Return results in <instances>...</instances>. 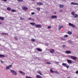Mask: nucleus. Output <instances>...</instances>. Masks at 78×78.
Instances as JSON below:
<instances>
[{
	"instance_id": "1",
	"label": "nucleus",
	"mask_w": 78,
	"mask_h": 78,
	"mask_svg": "<svg viewBox=\"0 0 78 78\" xmlns=\"http://www.w3.org/2000/svg\"><path fill=\"white\" fill-rule=\"evenodd\" d=\"M71 14L72 15H73V16L75 18H76V17H78V14L76 13H75L74 12H72L71 13Z\"/></svg>"
},
{
	"instance_id": "2",
	"label": "nucleus",
	"mask_w": 78,
	"mask_h": 78,
	"mask_svg": "<svg viewBox=\"0 0 78 78\" xmlns=\"http://www.w3.org/2000/svg\"><path fill=\"white\" fill-rule=\"evenodd\" d=\"M10 71L12 73V74L14 75H15V76H16V75H17V72H16L15 71L11 69Z\"/></svg>"
},
{
	"instance_id": "3",
	"label": "nucleus",
	"mask_w": 78,
	"mask_h": 78,
	"mask_svg": "<svg viewBox=\"0 0 78 78\" xmlns=\"http://www.w3.org/2000/svg\"><path fill=\"white\" fill-rule=\"evenodd\" d=\"M52 70H53V69L52 68L51 69H50V71L51 72V73H57V74H58L59 75V72H58V71H53Z\"/></svg>"
},
{
	"instance_id": "4",
	"label": "nucleus",
	"mask_w": 78,
	"mask_h": 78,
	"mask_svg": "<svg viewBox=\"0 0 78 78\" xmlns=\"http://www.w3.org/2000/svg\"><path fill=\"white\" fill-rule=\"evenodd\" d=\"M22 8L23 10H24V11H27L28 9V8L27 7L25 6H22Z\"/></svg>"
},
{
	"instance_id": "5",
	"label": "nucleus",
	"mask_w": 78,
	"mask_h": 78,
	"mask_svg": "<svg viewBox=\"0 0 78 78\" xmlns=\"http://www.w3.org/2000/svg\"><path fill=\"white\" fill-rule=\"evenodd\" d=\"M62 66H64V67H67V69H68L69 67V66L67 65L66 63H63L62 64Z\"/></svg>"
},
{
	"instance_id": "6",
	"label": "nucleus",
	"mask_w": 78,
	"mask_h": 78,
	"mask_svg": "<svg viewBox=\"0 0 78 78\" xmlns=\"http://www.w3.org/2000/svg\"><path fill=\"white\" fill-rule=\"evenodd\" d=\"M12 65H10L6 66V70H8V69H9V68H11V67H12Z\"/></svg>"
},
{
	"instance_id": "7",
	"label": "nucleus",
	"mask_w": 78,
	"mask_h": 78,
	"mask_svg": "<svg viewBox=\"0 0 78 78\" xmlns=\"http://www.w3.org/2000/svg\"><path fill=\"white\" fill-rule=\"evenodd\" d=\"M51 19H57V16L56 15H53L51 16Z\"/></svg>"
},
{
	"instance_id": "8",
	"label": "nucleus",
	"mask_w": 78,
	"mask_h": 78,
	"mask_svg": "<svg viewBox=\"0 0 78 78\" xmlns=\"http://www.w3.org/2000/svg\"><path fill=\"white\" fill-rule=\"evenodd\" d=\"M69 26H71L72 27H73V28H75V25L71 23H69Z\"/></svg>"
},
{
	"instance_id": "9",
	"label": "nucleus",
	"mask_w": 78,
	"mask_h": 78,
	"mask_svg": "<svg viewBox=\"0 0 78 78\" xmlns=\"http://www.w3.org/2000/svg\"><path fill=\"white\" fill-rule=\"evenodd\" d=\"M71 59H73V60H76V57L71 56Z\"/></svg>"
},
{
	"instance_id": "10",
	"label": "nucleus",
	"mask_w": 78,
	"mask_h": 78,
	"mask_svg": "<svg viewBox=\"0 0 78 78\" xmlns=\"http://www.w3.org/2000/svg\"><path fill=\"white\" fill-rule=\"evenodd\" d=\"M37 4L38 5H44V4L41 3L40 2H37Z\"/></svg>"
},
{
	"instance_id": "11",
	"label": "nucleus",
	"mask_w": 78,
	"mask_h": 78,
	"mask_svg": "<svg viewBox=\"0 0 78 78\" xmlns=\"http://www.w3.org/2000/svg\"><path fill=\"white\" fill-rule=\"evenodd\" d=\"M59 8H64V5H63L60 4L59 5Z\"/></svg>"
},
{
	"instance_id": "12",
	"label": "nucleus",
	"mask_w": 78,
	"mask_h": 78,
	"mask_svg": "<svg viewBox=\"0 0 78 78\" xmlns=\"http://www.w3.org/2000/svg\"><path fill=\"white\" fill-rule=\"evenodd\" d=\"M50 52L51 53H53L55 52V50H54V49H52L50 51Z\"/></svg>"
},
{
	"instance_id": "13",
	"label": "nucleus",
	"mask_w": 78,
	"mask_h": 78,
	"mask_svg": "<svg viewBox=\"0 0 78 78\" xmlns=\"http://www.w3.org/2000/svg\"><path fill=\"white\" fill-rule=\"evenodd\" d=\"M19 72L20 73V74H22V75H24L25 73H23V72L21 71H19Z\"/></svg>"
},
{
	"instance_id": "14",
	"label": "nucleus",
	"mask_w": 78,
	"mask_h": 78,
	"mask_svg": "<svg viewBox=\"0 0 78 78\" xmlns=\"http://www.w3.org/2000/svg\"><path fill=\"white\" fill-rule=\"evenodd\" d=\"M71 4L72 5H78V4L75 2H71Z\"/></svg>"
},
{
	"instance_id": "15",
	"label": "nucleus",
	"mask_w": 78,
	"mask_h": 78,
	"mask_svg": "<svg viewBox=\"0 0 78 78\" xmlns=\"http://www.w3.org/2000/svg\"><path fill=\"white\" fill-rule=\"evenodd\" d=\"M30 25H33L34 26H36V24H35L34 23H30Z\"/></svg>"
},
{
	"instance_id": "16",
	"label": "nucleus",
	"mask_w": 78,
	"mask_h": 78,
	"mask_svg": "<svg viewBox=\"0 0 78 78\" xmlns=\"http://www.w3.org/2000/svg\"><path fill=\"white\" fill-rule=\"evenodd\" d=\"M37 28H41V25L39 24L37 25L36 26Z\"/></svg>"
},
{
	"instance_id": "17",
	"label": "nucleus",
	"mask_w": 78,
	"mask_h": 78,
	"mask_svg": "<svg viewBox=\"0 0 78 78\" xmlns=\"http://www.w3.org/2000/svg\"><path fill=\"white\" fill-rule=\"evenodd\" d=\"M67 61L69 64H72V61L70 60H67Z\"/></svg>"
},
{
	"instance_id": "18",
	"label": "nucleus",
	"mask_w": 78,
	"mask_h": 78,
	"mask_svg": "<svg viewBox=\"0 0 78 78\" xmlns=\"http://www.w3.org/2000/svg\"><path fill=\"white\" fill-rule=\"evenodd\" d=\"M66 53H67V54H69L70 53H71V51H66Z\"/></svg>"
},
{
	"instance_id": "19",
	"label": "nucleus",
	"mask_w": 78,
	"mask_h": 78,
	"mask_svg": "<svg viewBox=\"0 0 78 78\" xmlns=\"http://www.w3.org/2000/svg\"><path fill=\"white\" fill-rule=\"evenodd\" d=\"M36 77L37 78H42V77H41V76H40L39 75H37L36 76Z\"/></svg>"
},
{
	"instance_id": "20",
	"label": "nucleus",
	"mask_w": 78,
	"mask_h": 78,
	"mask_svg": "<svg viewBox=\"0 0 78 78\" xmlns=\"http://www.w3.org/2000/svg\"><path fill=\"white\" fill-rule=\"evenodd\" d=\"M36 50H37L38 51H42L41 49L38 48H36Z\"/></svg>"
},
{
	"instance_id": "21",
	"label": "nucleus",
	"mask_w": 78,
	"mask_h": 78,
	"mask_svg": "<svg viewBox=\"0 0 78 78\" xmlns=\"http://www.w3.org/2000/svg\"><path fill=\"white\" fill-rule=\"evenodd\" d=\"M1 34L4 35H7V36H8V34L6 33H2Z\"/></svg>"
},
{
	"instance_id": "22",
	"label": "nucleus",
	"mask_w": 78,
	"mask_h": 78,
	"mask_svg": "<svg viewBox=\"0 0 78 78\" xmlns=\"http://www.w3.org/2000/svg\"><path fill=\"white\" fill-rule=\"evenodd\" d=\"M68 42L69 43V44H73V41L70 40H69Z\"/></svg>"
},
{
	"instance_id": "23",
	"label": "nucleus",
	"mask_w": 78,
	"mask_h": 78,
	"mask_svg": "<svg viewBox=\"0 0 78 78\" xmlns=\"http://www.w3.org/2000/svg\"><path fill=\"white\" fill-rule=\"evenodd\" d=\"M7 10H8V11H11V9L10 7H7Z\"/></svg>"
},
{
	"instance_id": "24",
	"label": "nucleus",
	"mask_w": 78,
	"mask_h": 78,
	"mask_svg": "<svg viewBox=\"0 0 78 78\" xmlns=\"http://www.w3.org/2000/svg\"><path fill=\"white\" fill-rule=\"evenodd\" d=\"M37 73H39V74H40V75H42V74L41 73V71H37Z\"/></svg>"
},
{
	"instance_id": "25",
	"label": "nucleus",
	"mask_w": 78,
	"mask_h": 78,
	"mask_svg": "<svg viewBox=\"0 0 78 78\" xmlns=\"http://www.w3.org/2000/svg\"><path fill=\"white\" fill-rule=\"evenodd\" d=\"M0 20H4V17H0Z\"/></svg>"
},
{
	"instance_id": "26",
	"label": "nucleus",
	"mask_w": 78,
	"mask_h": 78,
	"mask_svg": "<svg viewBox=\"0 0 78 78\" xmlns=\"http://www.w3.org/2000/svg\"><path fill=\"white\" fill-rule=\"evenodd\" d=\"M37 10L38 11H40V10L41 9V8H40L39 7H37Z\"/></svg>"
},
{
	"instance_id": "27",
	"label": "nucleus",
	"mask_w": 78,
	"mask_h": 78,
	"mask_svg": "<svg viewBox=\"0 0 78 78\" xmlns=\"http://www.w3.org/2000/svg\"><path fill=\"white\" fill-rule=\"evenodd\" d=\"M2 57H5V55H4L0 54V58H2Z\"/></svg>"
},
{
	"instance_id": "28",
	"label": "nucleus",
	"mask_w": 78,
	"mask_h": 78,
	"mask_svg": "<svg viewBox=\"0 0 78 78\" xmlns=\"http://www.w3.org/2000/svg\"><path fill=\"white\" fill-rule=\"evenodd\" d=\"M31 41L33 42L35 41V40L34 39H31Z\"/></svg>"
},
{
	"instance_id": "29",
	"label": "nucleus",
	"mask_w": 78,
	"mask_h": 78,
	"mask_svg": "<svg viewBox=\"0 0 78 78\" xmlns=\"http://www.w3.org/2000/svg\"><path fill=\"white\" fill-rule=\"evenodd\" d=\"M11 11H12V12H16V10H14V9H12Z\"/></svg>"
},
{
	"instance_id": "30",
	"label": "nucleus",
	"mask_w": 78,
	"mask_h": 78,
	"mask_svg": "<svg viewBox=\"0 0 78 78\" xmlns=\"http://www.w3.org/2000/svg\"><path fill=\"white\" fill-rule=\"evenodd\" d=\"M63 28V26H61L60 27H59V30H60L61 28Z\"/></svg>"
},
{
	"instance_id": "31",
	"label": "nucleus",
	"mask_w": 78,
	"mask_h": 78,
	"mask_svg": "<svg viewBox=\"0 0 78 78\" xmlns=\"http://www.w3.org/2000/svg\"><path fill=\"white\" fill-rule=\"evenodd\" d=\"M67 34H72V32H67Z\"/></svg>"
},
{
	"instance_id": "32",
	"label": "nucleus",
	"mask_w": 78,
	"mask_h": 78,
	"mask_svg": "<svg viewBox=\"0 0 78 78\" xmlns=\"http://www.w3.org/2000/svg\"><path fill=\"white\" fill-rule=\"evenodd\" d=\"M18 2H23V0H17Z\"/></svg>"
},
{
	"instance_id": "33",
	"label": "nucleus",
	"mask_w": 78,
	"mask_h": 78,
	"mask_svg": "<svg viewBox=\"0 0 78 78\" xmlns=\"http://www.w3.org/2000/svg\"><path fill=\"white\" fill-rule=\"evenodd\" d=\"M46 64H51V63H50V62H46Z\"/></svg>"
},
{
	"instance_id": "34",
	"label": "nucleus",
	"mask_w": 78,
	"mask_h": 78,
	"mask_svg": "<svg viewBox=\"0 0 78 78\" xmlns=\"http://www.w3.org/2000/svg\"><path fill=\"white\" fill-rule=\"evenodd\" d=\"M59 12H63L62 10V9L60 10L59 11Z\"/></svg>"
},
{
	"instance_id": "35",
	"label": "nucleus",
	"mask_w": 78,
	"mask_h": 78,
	"mask_svg": "<svg viewBox=\"0 0 78 78\" xmlns=\"http://www.w3.org/2000/svg\"><path fill=\"white\" fill-rule=\"evenodd\" d=\"M68 36L67 35H66L65 36H64V37H68Z\"/></svg>"
},
{
	"instance_id": "36",
	"label": "nucleus",
	"mask_w": 78,
	"mask_h": 78,
	"mask_svg": "<svg viewBox=\"0 0 78 78\" xmlns=\"http://www.w3.org/2000/svg\"><path fill=\"white\" fill-rule=\"evenodd\" d=\"M35 13L34 12H32L31 13V14H32V15H34V14H35Z\"/></svg>"
},
{
	"instance_id": "37",
	"label": "nucleus",
	"mask_w": 78,
	"mask_h": 78,
	"mask_svg": "<svg viewBox=\"0 0 78 78\" xmlns=\"http://www.w3.org/2000/svg\"><path fill=\"white\" fill-rule=\"evenodd\" d=\"M14 38H15V40H18V39H17V38L16 37H15Z\"/></svg>"
},
{
	"instance_id": "38",
	"label": "nucleus",
	"mask_w": 78,
	"mask_h": 78,
	"mask_svg": "<svg viewBox=\"0 0 78 78\" xmlns=\"http://www.w3.org/2000/svg\"><path fill=\"white\" fill-rule=\"evenodd\" d=\"M26 78H32V77H28V76H26Z\"/></svg>"
},
{
	"instance_id": "39",
	"label": "nucleus",
	"mask_w": 78,
	"mask_h": 78,
	"mask_svg": "<svg viewBox=\"0 0 78 78\" xmlns=\"http://www.w3.org/2000/svg\"><path fill=\"white\" fill-rule=\"evenodd\" d=\"M28 19L29 20H32V19H31V18H29Z\"/></svg>"
},
{
	"instance_id": "40",
	"label": "nucleus",
	"mask_w": 78,
	"mask_h": 78,
	"mask_svg": "<svg viewBox=\"0 0 78 78\" xmlns=\"http://www.w3.org/2000/svg\"><path fill=\"white\" fill-rule=\"evenodd\" d=\"M48 29H50V28H51V27L50 26H49L48 27Z\"/></svg>"
},
{
	"instance_id": "41",
	"label": "nucleus",
	"mask_w": 78,
	"mask_h": 78,
	"mask_svg": "<svg viewBox=\"0 0 78 78\" xmlns=\"http://www.w3.org/2000/svg\"><path fill=\"white\" fill-rule=\"evenodd\" d=\"M1 62L2 64H3V63H4V62L2 61L1 60Z\"/></svg>"
},
{
	"instance_id": "42",
	"label": "nucleus",
	"mask_w": 78,
	"mask_h": 78,
	"mask_svg": "<svg viewBox=\"0 0 78 78\" xmlns=\"http://www.w3.org/2000/svg\"><path fill=\"white\" fill-rule=\"evenodd\" d=\"M20 19H21V20H24V19H23V18H22V17H21V18H20Z\"/></svg>"
},
{
	"instance_id": "43",
	"label": "nucleus",
	"mask_w": 78,
	"mask_h": 78,
	"mask_svg": "<svg viewBox=\"0 0 78 78\" xmlns=\"http://www.w3.org/2000/svg\"><path fill=\"white\" fill-rule=\"evenodd\" d=\"M62 47L63 48H64V47H66V45H62Z\"/></svg>"
},
{
	"instance_id": "44",
	"label": "nucleus",
	"mask_w": 78,
	"mask_h": 78,
	"mask_svg": "<svg viewBox=\"0 0 78 78\" xmlns=\"http://www.w3.org/2000/svg\"><path fill=\"white\" fill-rule=\"evenodd\" d=\"M76 73L77 74H78V71H76Z\"/></svg>"
},
{
	"instance_id": "45",
	"label": "nucleus",
	"mask_w": 78,
	"mask_h": 78,
	"mask_svg": "<svg viewBox=\"0 0 78 78\" xmlns=\"http://www.w3.org/2000/svg\"><path fill=\"white\" fill-rule=\"evenodd\" d=\"M2 1H4V2H6L7 1V0H2Z\"/></svg>"
},
{
	"instance_id": "46",
	"label": "nucleus",
	"mask_w": 78,
	"mask_h": 78,
	"mask_svg": "<svg viewBox=\"0 0 78 78\" xmlns=\"http://www.w3.org/2000/svg\"><path fill=\"white\" fill-rule=\"evenodd\" d=\"M32 20H33V21H34V19H32Z\"/></svg>"
},
{
	"instance_id": "47",
	"label": "nucleus",
	"mask_w": 78,
	"mask_h": 78,
	"mask_svg": "<svg viewBox=\"0 0 78 78\" xmlns=\"http://www.w3.org/2000/svg\"><path fill=\"white\" fill-rule=\"evenodd\" d=\"M61 39H62V40H64V38L63 37H62Z\"/></svg>"
},
{
	"instance_id": "48",
	"label": "nucleus",
	"mask_w": 78,
	"mask_h": 78,
	"mask_svg": "<svg viewBox=\"0 0 78 78\" xmlns=\"http://www.w3.org/2000/svg\"><path fill=\"white\" fill-rule=\"evenodd\" d=\"M54 14H56V12H55Z\"/></svg>"
},
{
	"instance_id": "49",
	"label": "nucleus",
	"mask_w": 78,
	"mask_h": 78,
	"mask_svg": "<svg viewBox=\"0 0 78 78\" xmlns=\"http://www.w3.org/2000/svg\"><path fill=\"white\" fill-rule=\"evenodd\" d=\"M66 0H62L63 2H66Z\"/></svg>"
},
{
	"instance_id": "50",
	"label": "nucleus",
	"mask_w": 78,
	"mask_h": 78,
	"mask_svg": "<svg viewBox=\"0 0 78 78\" xmlns=\"http://www.w3.org/2000/svg\"><path fill=\"white\" fill-rule=\"evenodd\" d=\"M31 0V1H33H33H34V0Z\"/></svg>"
},
{
	"instance_id": "51",
	"label": "nucleus",
	"mask_w": 78,
	"mask_h": 78,
	"mask_svg": "<svg viewBox=\"0 0 78 78\" xmlns=\"http://www.w3.org/2000/svg\"><path fill=\"white\" fill-rule=\"evenodd\" d=\"M46 44H47V45H48V43H46Z\"/></svg>"
},
{
	"instance_id": "52",
	"label": "nucleus",
	"mask_w": 78,
	"mask_h": 78,
	"mask_svg": "<svg viewBox=\"0 0 78 78\" xmlns=\"http://www.w3.org/2000/svg\"><path fill=\"white\" fill-rule=\"evenodd\" d=\"M2 24V23H0V24Z\"/></svg>"
},
{
	"instance_id": "53",
	"label": "nucleus",
	"mask_w": 78,
	"mask_h": 78,
	"mask_svg": "<svg viewBox=\"0 0 78 78\" xmlns=\"http://www.w3.org/2000/svg\"><path fill=\"white\" fill-rule=\"evenodd\" d=\"M56 63H57H57H58V62H56Z\"/></svg>"
},
{
	"instance_id": "54",
	"label": "nucleus",
	"mask_w": 78,
	"mask_h": 78,
	"mask_svg": "<svg viewBox=\"0 0 78 78\" xmlns=\"http://www.w3.org/2000/svg\"><path fill=\"white\" fill-rule=\"evenodd\" d=\"M77 38H78V37H77Z\"/></svg>"
},
{
	"instance_id": "55",
	"label": "nucleus",
	"mask_w": 78,
	"mask_h": 78,
	"mask_svg": "<svg viewBox=\"0 0 78 78\" xmlns=\"http://www.w3.org/2000/svg\"><path fill=\"white\" fill-rule=\"evenodd\" d=\"M0 45H1V44H0Z\"/></svg>"
}]
</instances>
